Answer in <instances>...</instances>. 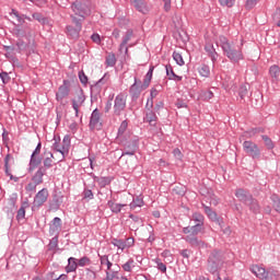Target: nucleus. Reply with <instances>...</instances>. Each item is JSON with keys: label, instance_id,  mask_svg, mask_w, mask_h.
<instances>
[{"label": "nucleus", "instance_id": "18", "mask_svg": "<svg viewBox=\"0 0 280 280\" xmlns=\"http://www.w3.org/2000/svg\"><path fill=\"white\" fill-rule=\"evenodd\" d=\"M209 58H211L212 62H215L218 60V52L215 51V48L212 44H208L205 47Z\"/></svg>", "mask_w": 280, "mask_h": 280}, {"label": "nucleus", "instance_id": "15", "mask_svg": "<svg viewBox=\"0 0 280 280\" xmlns=\"http://www.w3.org/2000/svg\"><path fill=\"white\" fill-rule=\"evenodd\" d=\"M235 196L241 202H244V205H246L250 200V198H253V195L242 188H238L235 191Z\"/></svg>", "mask_w": 280, "mask_h": 280}, {"label": "nucleus", "instance_id": "12", "mask_svg": "<svg viewBox=\"0 0 280 280\" xmlns=\"http://www.w3.org/2000/svg\"><path fill=\"white\" fill-rule=\"evenodd\" d=\"M72 21L75 25V28H73V26H68L67 32L70 36H72V38H78V36L82 30V24L80 22H78L77 18H73Z\"/></svg>", "mask_w": 280, "mask_h": 280}, {"label": "nucleus", "instance_id": "57", "mask_svg": "<svg viewBox=\"0 0 280 280\" xmlns=\"http://www.w3.org/2000/svg\"><path fill=\"white\" fill-rule=\"evenodd\" d=\"M40 154V143L37 144L35 151L33 152L32 156H38Z\"/></svg>", "mask_w": 280, "mask_h": 280}, {"label": "nucleus", "instance_id": "29", "mask_svg": "<svg viewBox=\"0 0 280 280\" xmlns=\"http://www.w3.org/2000/svg\"><path fill=\"white\" fill-rule=\"evenodd\" d=\"M78 269V260H75V258L70 257L68 259V266L66 267V270H77Z\"/></svg>", "mask_w": 280, "mask_h": 280}, {"label": "nucleus", "instance_id": "31", "mask_svg": "<svg viewBox=\"0 0 280 280\" xmlns=\"http://www.w3.org/2000/svg\"><path fill=\"white\" fill-rule=\"evenodd\" d=\"M106 65L107 67H115V65H117V57H115V54H109L106 57Z\"/></svg>", "mask_w": 280, "mask_h": 280}, {"label": "nucleus", "instance_id": "8", "mask_svg": "<svg viewBox=\"0 0 280 280\" xmlns=\"http://www.w3.org/2000/svg\"><path fill=\"white\" fill-rule=\"evenodd\" d=\"M126 94H118L114 100V114L121 115L124 110H126V101H127Z\"/></svg>", "mask_w": 280, "mask_h": 280}, {"label": "nucleus", "instance_id": "1", "mask_svg": "<svg viewBox=\"0 0 280 280\" xmlns=\"http://www.w3.org/2000/svg\"><path fill=\"white\" fill-rule=\"evenodd\" d=\"M220 45L223 49V54L229 58V60H231V62H240V60H244L242 46L235 45L233 42H229L224 36L220 37Z\"/></svg>", "mask_w": 280, "mask_h": 280}, {"label": "nucleus", "instance_id": "33", "mask_svg": "<svg viewBox=\"0 0 280 280\" xmlns=\"http://www.w3.org/2000/svg\"><path fill=\"white\" fill-rule=\"evenodd\" d=\"M45 154H46V158L44 160V165L45 167H51V163H52L51 159H54V153L48 151V152H45Z\"/></svg>", "mask_w": 280, "mask_h": 280}, {"label": "nucleus", "instance_id": "14", "mask_svg": "<svg viewBox=\"0 0 280 280\" xmlns=\"http://www.w3.org/2000/svg\"><path fill=\"white\" fill-rule=\"evenodd\" d=\"M69 82L65 81L56 94L57 101L61 102V100H65L69 95Z\"/></svg>", "mask_w": 280, "mask_h": 280}, {"label": "nucleus", "instance_id": "60", "mask_svg": "<svg viewBox=\"0 0 280 280\" xmlns=\"http://www.w3.org/2000/svg\"><path fill=\"white\" fill-rule=\"evenodd\" d=\"M130 218H131V220H132L133 222H137V224H139V225L142 224L141 219H139V217H135L133 214H131Z\"/></svg>", "mask_w": 280, "mask_h": 280}, {"label": "nucleus", "instance_id": "19", "mask_svg": "<svg viewBox=\"0 0 280 280\" xmlns=\"http://www.w3.org/2000/svg\"><path fill=\"white\" fill-rule=\"evenodd\" d=\"M43 176H45V168L40 167L33 176V183L40 185L43 183Z\"/></svg>", "mask_w": 280, "mask_h": 280}, {"label": "nucleus", "instance_id": "53", "mask_svg": "<svg viewBox=\"0 0 280 280\" xmlns=\"http://www.w3.org/2000/svg\"><path fill=\"white\" fill-rule=\"evenodd\" d=\"M92 40L93 43H96V45H100V43L102 42V39L100 38V34H93Z\"/></svg>", "mask_w": 280, "mask_h": 280}, {"label": "nucleus", "instance_id": "30", "mask_svg": "<svg viewBox=\"0 0 280 280\" xmlns=\"http://www.w3.org/2000/svg\"><path fill=\"white\" fill-rule=\"evenodd\" d=\"M173 59L179 67H183L185 65V59H183V55L177 51L173 52Z\"/></svg>", "mask_w": 280, "mask_h": 280}, {"label": "nucleus", "instance_id": "64", "mask_svg": "<svg viewBox=\"0 0 280 280\" xmlns=\"http://www.w3.org/2000/svg\"><path fill=\"white\" fill-rule=\"evenodd\" d=\"M120 51H125V54H128V47L124 45V43L120 44Z\"/></svg>", "mask_w": 280, "mask_h": 280}, {"label": "nucleus", "instance_id": "63", "mask_svg": "<svg viewBox=\"0 0 280 280\" xmlns=\"http://www.w3.org/2000/svg\"><path fill=\"white\" fill-rule=\"evenodd\" d=\"M33 19H35L36 21H43V15H40L39 13H35L33 14Z\"/></svg>", "mask_w": 280, "mask_h": 280}, {"label": "nucleus", "instance_id": "3", "mask_svg": "<svg viewBox=\"0 0 280 280\" xmlns=\"http://www.w3.org/2000/svg\"><path fill=\"white\" fill-rule=\"evenodd\" d=\"M243 150L245 154L252 159H259L261 156V150H259V145L250 140L243 142Z\"/></svg>", "mask_w": 280, "mask_h": 280}, {"label": "nucleus", "instance_id": "52", "mask_svg": "<svg viewBox=\"0 0 280 280\" xmlns=\"http://www.w3.org/2000/svg\"><path fill=\"white\" fill-rule=\"evenodd\" d=\"M201 97L203 100H211L213 97V92L211 91L203 92V95Z\"/></svg>", "mask_w": 280, "mask_h": 280}, {"label": "nucleus", "instance_id": "26", "mask_svg": "<svg viewBox=\"0 0 280 280\" xmlns=\"http://www.w3.org/2000/svg\"><path fill=\"white\" fill-rule=\"evenodd\" d=\"M203 209H205L206 215H208V218L211 219L212 222L218 221V213L211 210V208H209L208 206H205Z\"/></svg>", "mask_w": 280, "mask_h": 280}, {"label": "nucleus", "instance_id": "9", "mask_svg": "<svg viewBox=\"0 0 280 280\" xmlns=\"http://www.w3.org/2000/svg\"><path fill=\"white\" fill-rule=\"evenodd\" d=\"M86 98L84 97V94L82 93V91L78 92L74 97L72 98V108L73 110H75V115L78 117L79 113H80V108H82V105L84 104V101Z\"/></svg>", "mask_w": 280, "mask_h": 280}, {"label": "nucleus", "instance_id": "48", "mask_svg": "<svg viewBox=\"0 0 280 280\" xmlns=\"http://www.w3.org/2000/svg\"><path fill=\"white\" fill-rule=\"evenodd\" d=\"M166 75L170 78L176 77V73H174V69H172V66H166Z\"/></svg>", "mask_w": 280, "mask_h": 280}, {"label": "nucleus", "instance_id": "58", "mask_svg": "<svg viewBox=\"0 0 280 280\" xmlns=\"http://www.w3.org/2000/svg\"><path fill=\"white\" fill-rule=\"evenodd\" d=\"M156 95H159V90L152 88L151 89V100H154V97H156Z\"/></svg>", "mask_w": 280, "mask_h": 280}, {"label": "nucleus", "instance_id": "7", "mask_svg": "<svg viewBox=\"0 0 280 280\" xmlns=\"http://www.w3.org/2000/svg\"><path fill=\"white\" fill-rule=\"evenodd\" d=\"M70 148H71V140L69 139V136H66L63 138L62 143L58 142V140H56V139H55V143H52L54 152H59L61 154L69 155Z\"/></svg>", "mask_w": 280, "mask_h": 280}, {"label": "nucleus", "instance_id": "62", "mask_svg": "<svg viewBox=\"0 0 280 280\" xmlns=\"http://www.w3.org/2000/svg\"><path fill=\"white\" fill-rule=\"evenodd\" d=\"M152 106H154V102L152 101V98H151V100H148V102H147V108H148V110H151Z\"/></svg>", "mask_w": 280, "mask_h": 280}, {"label": "nucleus", "instance_id": "21", "mask_svg": "<svg viewBox=\"0 0 280 280\" xmlns=\"http://www.w3.org/2000/svg\"><path fill=\"white\" fill-rule=\"evenodd\" d=\"M145 121H148L151 126L156 125V114H154V112H152V109H149L147 112Z\"/></svg>", "mask_w": 280, "mask_h": 280}, {"label": "nucleus", "instance_id": "6", "mask_svg": "<svg viewBox=\"0 0 280 280\" xmlns=\"http://www.w3.org/2000/svg\"><path fill=\"white\" fill-rule=\"evenodd\" d=\"M47 198H49V190H47V188L39 190L33 201V211H36V209H40V207H43L47 202Z\"/></svg>", "mask_w": 280, "mask_h": 280}, {"label": "nucleus", "instance_id": "47", "mask_svg": "<svg viewBox=\"0 0 280 280\" xmlns=\"http://www.w3.org/2000/svg\"><path fill=\"white\" fill-rule=\"evenodd\" d=\"M155 261H156L158 268H159V270H161V272H166L167 271V267L165 266V264L161 262L160 259H156Z\"/></svg>", "mask_w": 280, "mask_h": 280}, {"label": "nucleus", "instance_id": "4", "mask_svg": "<svg viewBox=\"0 0 280 280\" xmlns=\"http://www.w3.org/2000/svg\"><path fill=\"white\" fill-rule=\"evenodd\" d=\"M71 9L74 12V15H72V21L74 18H77V21L79 23H82V21H84V14H86V11L89 10V8L82 2L77 1L72 3Z\"/></svg>", "mask_w": 280, "mask_h": 280}, {"label": "nucleus", "instance_id": "43", "mask_svg": "<svg viewBox=\"0 0 280 280\" xmlns=\"http://www.w3.org/2000/svg\"><path fill=\"white\" fill-rule=\"evenodd\" d=\"M0 78L3 82V84H8V82H10V80H11L10 74H8V72H1Z\"/></svg>", "mask_w": 280, "mask_h": 280}, {"label": "nucleus", "instance_id": "42", "mask_svg": "<svg viewBox=\"0 0 280 280\" xmlns=\"http://www.w3.org/2000/svg\"><path fill=\"white\" fill-rule=\"evenodd\" d=\"M262 140L265 141V145L268 148V150H272L275 148V144H272V140L268 138L267 136H262Z\"/></svg>", "mask_w": 280, "mask_h": 280}, {"label": "nucleus", "instance_id": "46", "mask_svg": "<svg viewBox=\"0 0 280 280\" xmlns=\"http://www.w3.org/2000/svg\"><path fill=\"white\" fill-rule=\"evenodd\" d=\"M79 79L82 84H86L89 82V78L84 72H79Z\"/></svg>", "mask_w": 280, "mask_h": 280}, {"label": "nucleus", "instance_id": "39", "mask_svg": "<svg viewBox=\"0 0 280 280\" xmlns=\"http://www.w3.org/2000/svg\"><path fill=\"white\" fill-rule=\"evenodd\" d=\"M77 264L81 268H84V266H89L91 264V259H89V257H83V258L79 259V261Z\"/></svg>", "mask_w": 280, "mask_h": 280}, {"label": "nucleus", "instance_id": "45", "mask_svg": "<svg viewBox=\"0 0 280 280\" xmlns=\"http://www.w3.org/2000/svg\"><path fill=\"white\" fill-rule=\"evenodd\" d=\"M31 165L33 167H36L37 165H40V159L36 158V155L31 156Z\"/></svg>", "mask_w": 280, "mask_h": 280}, {"label": "nucleus", "instance_id": "11", "mask_svg": "<svg viewBox=\"0 0 280 280\" xmlns=\"http://www.w3.org/2000/svg\"><path fill=\"white\" fill-rule=\"evenodd\" d=\"M90 128L93 130H100L102 128V120L100 119V112L94 109L90 120Z\"/></svg>", "mask_w": 280, "mask_h": 280}, {"label": "nucleus", "instance_id": "56", "mask_svg": "<svg viewBox=\"0 0 280 280\" xmlns=\"http://www.w3.org/2000/svg\"><path fill=\"white\" fill-rule=\"evenodd\" d=\"M36 183H34L33 182V184H28L27 186H26V189H27V191H34V189H36Z\"/></svg>", "mask_w": 280, "mask_h": 280}, {"label": "nucleus", "instance_id": "40", "mask_svg": "<svg viewBox=\"0 0 280 280\" xmlns=\"http://www.w3.org/2000/svg\"><path fill=\"white\" fill-rule=\"evenodd\" d=\"M135 264V260L130 259L125 265H122V269L126 272H130L132 270V265Z\"/></svg>", "mask_w": 280, "mask_h": 280}, {"label": "nucleus", "instance_id": "5", "mask_svg": "<svg viewBox=\"0 0 280 280\" xmlns=\"http://www.w3.org/2000/svg\"><path fill=\"white\" fill-rule=\"evenodd\" d=\"M250 270L258 279L275 280V272L266 271V269L259 265H253Z\"/></svg>", "mask_w": 280, "mask_h": 280}, {"label": "nucleus", "instance_id": "2", "mask_svg": "<svg viewBox=\"0 0 280 280\" xmlns=\"http://www.w3.org/2000/svg\"><path fill=\"white\" fill-rule=\"evenodd\" d=\"M200 231H202V225L200 224H195L192 226L184 228L183 233L187 235L186 242H188V244H191V246H200L202 242L198 241V237H196V235H198Z\"/></svg>", "mask_w": 280, "mask_h": 280}, {"label": "nucleus", "instance_id": "13", "mask_svg": "<svg viewBox=\"0 0 280 280\" xmlns=\"http://www.w3.org/2000/svg\"><path fill=\"white\" fill-rule=\"evenodd\" d=\"M131 5H133V8H136V10L142 14H148V12H150V9L148 8V4H145L144 0H131Z\"/></svg>", "mask_w": 280, "mask_h": 280}, {"label": "nucleus", "instance_id": "37", "mask_svg": "<svg viewBox=\"0 0 280 280\" xmlns=\"http://www.w3.org/2000/svg\"><path fill=\"white\" fill-rule=\"evenodd\" d=\"M126 130H128V121L124 120L120 124V127L118 129V139L119 137H124V133L126 132Z\"/></svg>", "mask_w": 280, "mask_h": 280}, {"label": "nucleus", "instance_id": "41", "mask_svg": "<svg viewBox=\"0 0 280 280\" xmlns=\"http://www.w3.org/2000/svg\"><path fill=\"white\" fill-rule=\"evenodd\" d=\"M221 5L225 8H233L235 5V0H219Z\"/></svg>", "mask_w": 280, "mask_h": 280}, {"label": "nucleus", "instance_id": "51", "mask_svg": "<svg viewBox=\"0 0 280 280\" xmlns=\"http://www.w3.org/2000/svg\"><path fill=\"white\" fill-rule=\"evenodd\" d=\"M255 135H257V130H255V129H253V130H250V131H246V132L244 133V136L247 137V139H253V137H254Z\"/></svg>", "mask_w": 280, "mask_h": 280}, {"label": "nucleus", "instance_id": "32", "mask_svg": "<svg viewBox=\"0 0 280 280\" xmlns=\"http://www.w3.org/2000/svg\"><path fill=\"white\" fill-rule=\"evenodd\" d=\"M66 156H68L67 153H60L58 151H54L52 158L57 163H61V161H65Z\"/></svg>", "mask_w": 280, "mask_h": 280}, {"label": "nucleus", "instance_id": "38", "mask_svg": "<svg viewBox=\"0 0 280 280\" xmlns=\"http://www.w3.org/2000/svg\"><path fill=\"white\" fill-rule=\"evenodd\" d=\"M112 243H113L116 247H118V250H121V253H122V250L126 248V243H125L124 241H121V240L115 238V240H113Z\"/></svg>", "mask_w": 280, "mask_h": 280}, {"label": "nucleus", "instance_id": "44", "mask_svg": "<svg viewBox=\"0 0 280 280\" xmlns=\"http://www.w3.org/2000/svg\"><path fill=\"white\" fill-rule=\"evenodd\" d=\"M258 1H259V0H247V1H246V8H247V10H253V8L257 5V2H258Z\"/></svg>", "mask_w": 280, "mask_h": 280}, {"label": "nucleus", "instance_id": "17", "mask_svg": "<svg viewBox=\"0 0 280 280\" xmlns=\"http://www.w3.org/2000/svg\"><path fill=\"white\" fill-rule=\"evenodd\" d=\"M141 91H145V90L142 89V85H139V83L135 81V83L130 88V95L137 100V97L141 95Z\"/></svg>", "mask_w": 280, "mask_h": 280}, {"label": "nucleus", "instance_id": "49", "mask_svg": "<svg viewBox=\"0 0 280 280\" xmlns=\"http://www.w3.org/2000/svg\"><path fill=\"white\" fill-rule=\"evenodd\" d=\"M173 154H174L175 159H177L178 161H183V152H180V149H175L173 151Z\"/></svg>", "mask_w": 280, "mask_h": 280}, {"label": "nucleus", "instance_id": "54", "mask_svg": "<svg viewBox=\"0 0 280 280\" xmlns=\"http://www.w3.org/2000/svg\"><path fill=\"white\" fill-rule=\"evenodd\" d=\"M12 14H14V16L18 19V23H20V25H23V23H25V21H23V19H21V16H19V12L13 10Z\"/></svg>", "mask_w": 280, "mask_h": 280}, {"label": "nucleus", "instance_id": "10", "mask_svg": "<svg viewBox=\"0 0 280 280\" xmlns=\"http://www.w3.org/2000/svg\"><path fill=\"white\" fill-rule=\"evenodd\" d=\"M222 266V259H220L215 254H211L208 260V268L210 272H215L217 270H220Z\"/></svg>", "mask_w": 280, "mask_h": 280}, {"label": "nucleus", "instance_id": "20", "mask_svg": "<svg viewBox=\"0 0 280 280\" xmlns=\"http://www.w3.org/2000/svg\"><path fill=\"white\" fill-rule=\"evenodd\" d=\"M152 73H154V67H151L148 71V73L145 74L143 84L141 85L142 89H148V86H150V83L152 82Z\"/></svg>", "mask_w": 280, "mask_h": 280}, {"label": "nucleus", "instance_id": "34", "mask_svg": "<svg viewBox=\"0 0 280 280\" xmlns=\"http://www.w3.org/2000/svg\"><path fill=\"white\" fill-rule=\"evenodd\" d=\"M101 265L106 266L107 270H113V262L108 260V256H101Z\"/></svg>", "mask_w": 280, "mask_h": 280}, {"label": "nucleus", "instance_id": "36", "mask_svg": "<svg viewBox=\"0 0 280 280\" xmlns=\"http://www.w3.org/2000/svg\"><path fill=\"white\" fill-rule=\"evenodd\" d=\"M238 95L241 100L248 97V85H242L238 90Z\"/></svg>", "mask_w": 280, "mask_h": 280}, {"label": "nucleus", "instance_id": "35", "mask_svg": "<svg viewBox=\"0 0 280 280\" xmlns=\"http://www.w3.org/2000/svg\"><path fill=\"white\" fill-rule=\"evenodd\" d=\"M270 77L277 80L279 78L280 69L278 66H271L269 69Z\"/></svg>", "mask_w": 280, "mask_h": 280}, {"label": "nucleus", "instance_id": "50", "mask_svg": "<svg viewBox=\"0 0 280 280\" xmlns=\"http://www.w3.org/2000/svg\"><path fill=\"white\" fill-rule=\"evenodd\" d=\"M165 12H170L172 10V0H163Z\"/></svg>", "mask_w": 280, "mask_h": 280}, {"label": "nucleus", "instance_id": "59", "mask_svg": "<svg viewBox=\"0 0 280 280\" xmlns=\"http://www.w3.org/2000/svg\"><path fill=\"white\" fill-rule=\"evenodd\" d=\"M273 208L276 209V211H277L278 213H280V200H276V201L273 202Z\"/></svg>", "mask_w": 280, "mask_h": 280}, {"label": "nucleus", "instance_id": "61", "mask_svg": "<svg viewBox=\"0 0 280 280\" xmlns=\"http://www.w3.org/2000/svg\"><path fill=\"white\" fill-rule=\"evenodd\" d=\"M180 21H182L180 16L178 14H175V16H174L175 25H180Z\"/></svg>", "mask_w": 280, "mask_h": 280}, {"label": "nucleus", "instance_id": "55", "mask_svg": "<svg viewBox=\"0 0 280 280\" xmlns=\"http://www.w3.org/2000/svg\"><path fill=\"white\" fill-rule=\"evenodd\" d=\"M9 162H10V155H7L4 159V163H5V173L8 174V176H10V170L8 167Z\"/></svg>", "mask_w": 280, "mask_h": 280}, {"label": "nucleus", "instance_id": "25", "mask_svg": "<svg viewBox=\"0 0 280 280\" xmlns=\"http://www.w3.org/2000/svg\"><path fill=\"white\" fill-rule=\"evenodd\" d=\"M191 220L196 222V224H199L200 226L205 224V215H202L200 212H195L191 217Z\"/></svg>", "mask_w": 280, "mask_h": 280}, {"label": "nucleus", "instance_id": "27", "mask_svg": "<svg viewBox=\"0 0 280 280\" xmlns=\"http://www.w3.org/2000/svg\"><path fill=\"white\" fill-rule=\"evenodd\" d=\"M62 226V220H60V218L56 217L52 220V224L50 225V231H60Z\"/></svg>", "mask_w": 280, "mask_h": 280}, {"label": "nucleus", "instance_id": "23", "mask_svg": "<svg viewBox=\"0 0 280 280\" xmlns=\"http://www.w3.org/2000/svg\"><path fill=\"white\" fill-rule=\"evenodd\" d=\"M27 207H30V203L24 202V203L22 205V207L19 209L18 215H16L18 222H21V220H24V219H25V209H27Z\"/></svg>", "mask_w": 280, "mask_h": 280}, {"label": "nucleus", "instance_id": "24", "mask_svg": "<svg viewBox=\"0 0 280 280\" xmlns=\"http://www.w3.org/2000/svg\"><path fill=\"white\" fill-rule=\"evenodd\" d=\"M130 198L129 200H127V202H129V207L132 211H135V209H137V207H141L143 205V199L142 198H136L132 200V202H130Z\"/></svg>", "mask_w": 280, "mask_h": 280}, {"label": "nucleus", "instance_id": "22", "mask_svg": "<svg viewBox=\"0 0 280 280\" xmlns=\"http://www.w3.org/2000/svg\"><path fill=\"white\" fill-rule=\"evenodd\" d=\"M198 72L201 75V78H209L211 75V69H209V66L202 65L198 68Z\"/></svg>", "mask_w": 280, "mask_h": 280}, {"label": "nucleus", "instance_id": "16", "mask_svg": "<svg viewBox=\"0 0 280 280\" xmlns=\"http://www.w3.org/2000/svg\"><path fill=\"white\" fill-rule=\"evenodd\" d=\"M130 201H126L125 203H116L115 201H108V207L113 213H120L124 207H128Z\"/></svg>", "mask_w": 280, "mask_h": 280}, {"label": "nucleus", "instance_id": "28", "mask_svg": "<svg viewBox=\"0 0 280 280\" xmlns=\"http://www.w3.org/2000/svg\"><path fill=\"white\" fill-rule=\"evenodd\" d=\"M246 206L249 207V209L254 212L259 211V203L253 197L246 202Z\"/></svg>", "mask_w": 280, "mask_h": 280}]
</instances>
